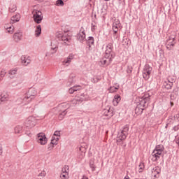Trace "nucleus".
<instances>
[{"label": "nucleus", "mask_w": 179, "mask_h": 179, "mask_svg": "<svg viewBox=\"0 0 179 179\" xmlns=\"http://www.w3.org/2000/svg\"><path fill=\"white\" fill-rule=\"evenodd\" d=\"M36 124L37 120L33 116H30L29 117H28L24 123L25 127H28L29 128H33V127H36Z\"/></svg>", "instance_id": "nucleus-8"}, {"label": "nucleus", "mask_w": 179, "mask_h": 179, "mask_svg": "<svg viewBox=\"0 0 179 179\" xmlns=\"http://www.w3.org/2000/svg\"><path fill=\"white\" fill-rule=\"evenodd\" d=\"M120 89V85H117V87H110L108 88L109 93H115Z\"/></svg>", "instance_id": "nucleus-29"}, {"label": "nucleus", "mask_w": 179, "mask_h": 179, "mask_svg": "<svg viewBox=\"0 0 179 179\" xmlns=\"http://www.w3.org/2000/svg\"><path fill=\"white\" fill-rule=\"evenodd\" d=\"M167 125H168V124H166V128H167Z\"/></svg>", "instance_id": "nucleus-57"}, {"label": "nucleus", "mask_w": 179, "mask_h": 179, "mask_svg": "<svg viewBox=\"0 0 179 179\" xmlns=\"http://www.w3.org/2000/svg\"><path fill=\"white\" fill-rule=\"evenodd\" d=\"M60 178L61 179L69 178V171H68V168L64 167V168L62 169V173L60 175Z\"/></svg>", "instance_id": "nucleus-16"}, {"label": "nucleus", "mask_w": 179, "mask_h": 179, "mask_svg": "<svg viewBox=\"0 0 179 179\" xmlns=\"http://www.w3.org/2000/svg\"><path fill=\"white\" fill-rule=\"evenodd\" d=\"M176 32H173L166 40V45L167 50H173L174 48V45H176Z\"/></svg>", "instance_id": "nucleus-4"}, {"label": "nucleus", "mask_w": 179, "mask_h": 179, "mask_svg": "<svg viewBox=\"0 0 179 179\" xmlns=\"http://www.w3.org/2000/svg\"><path fill=\"white\" fill-rule=\"evenodd\" d=\"M64 1H68V0H64Z\"/></svg>", "instance_id": "nucleus-58"}, {"label": "nucleus", "mask_w": 179, "mask_h": 179, "mask_svg": "<svg viewBox=\"0 0 179 179\" xmlns=\"http://www.w3.org/2000/svg\"><path fill=\"white\" fill-rule=\"evenodd\" d=\"M143 113V108L140 106L139 105H137V106L135 108V114L136 115H141Z\"/></svg>", "instance_id": "nucleus-25"}, {"label": "nucleus", "mask_w": 179, "mask_h": 179, "mask_svg": "<svg viewBox=\"0 0 179 179\" xmlns=\"http://www.w3.org/2000/svg\"><path fill=\"white\" fill-rule=\"evenodd\" d=\"M82 87L79 85L73 86L69 90V94H73L75 92H78L79 90H81Z\"/></svg>", "instance_id": "nucleus-22"}, {"label": "nucleus", "mask_w": 179, "mask_h": 179, "mask_svg": "<svg viewBox=\"0 0 179 179\" xmlns=\"http://www.w3.org/2000/svg\"><path fill=\"white\" fill-rule=\"evenodd\" d=\"M16 5L15 4H10V7H9V12H10L11 13H13V12H16Z\"/></svg>", "instance_id": "nucleus-31"}, {"label": "nucleus", "mask_w": 179, "mask_h": 179, "mask_svg": "<svg viewBox=\"0 0 179 179\" xmlns=\"http://www.w3.org/2000/svg\"><path fill=\"white\" fill-rule=\"evenodd\" d=\"M153 69L149 64H145L143 69V78L145 80H149Z\"/></svg>", "instance_id": "nucleus-6"}, {"label": "nucleus", "mask_w": 179, "mask_h": 179, "mask_svg": "<svg viewBox=\"0 0 179 179\" xmlns=\"http://www.w3.org/2000/svg\"><path fill=\"white\" fill-rule=\"evenodd\" d=\"M24 99H29V97H27V98H24Z\"/></svg>", "instance_id": "nucleus-56"}, {"label": "nucleus", "mask_w": 179, "mask_h": 179, "mask_svg": "<svg viewBox=\"0 0 179 179\" xmlns=\"http://www.w3.org/2000/svg\"><path fill=\"white\" fill-rule=\"evenodd\" d=\"M132 73V67H128L127 73Z\"/></svg>", "instance_id": "nucleus-45"}, {"label": "nucleus", "mask_w": 179, "mask_h": 179, "mask_svg": "<svg viewBox=\"0 0 179 179\" xmlns=\"http://www.w3.org/2000/svg\"><path fill=\"white\" fill-rule=\"evenodd\" d=\"M92 171H94L96 170V166L94 165L91 166Z\"/></svg>", "instance_id": "nucleus-47"}, {"label": "nucleus", "mask_w": 179, "mask_h": 179, "mask_svg": "<svg viewBox=\"0 0 179 179\" xmlns=\"http://www.w3.org/2000/svg\"><path fill=\"white\" fill-rule=\"evenodd\" d=\"M61 41H64V44H67L68 45L71 43V37L68 36V34L64 33Z\"/></svg>", "instance_id": "nucleus-21"}, {"label": "nucleus", "mask_w": 179, "mask_h": 179, "mask_svg": "<svg viewBox=\"0 0 179 179\" xmlns=\"http://www.w3.org/2000/svg\"><path fill=\"white\" fill-rule=\"evenodd\" d=\"M82 97L80 99H79V96H76L75 99H73L71 103H70V107H75V106H76V104H78V103L79 101H83L85 100V95H81Z\"/></svg>", "instance_id": "nucleus-11"}, {"label": "nucleus", "mask_w": 179, "mask_h": 179, "mask_svg": "<svg viewBox=\"0 0 179 179\" xmlns=\"http://www.w3.org/2000/svg\"><path fill=\"white\" fill-rule=\"evenodd\" d=\"M30 62H31V61L30 60V58L29 57L24 55H22L21 57V64H22V65H24V66H27V65H29Z\"/></svg>", "instance_id": "nucleus-17"}, {"label": "nucleus", "mask_w": 179, "mask_h": 179, "mask_svg": "<svg viewBox=\"0 0 179 179\" xmlns=\"http://www.w3.org/2000/svg\"><path fill=\"white\" fill-rule=\"evenodd\" d=\"M78 38L80 41H83L86 38V34H85V29L81 28L79 34H78Z\"/></svg>", "instance_id": "nucleus-18"}, {"label": "nucleus", "mask_w": 179, "mask_h": 179, "mask_svg": "<svg viewBox=\"0 0 179 179\" xmlns=\"http://www.w3.org/2000/svg\"><path fill=\"white\" fill-rule=\"evenodd\" d=\"M145 165L143 164V163H141L138 166V173H143Z\"/></svg>", "instance_id": "nucleus-35"}, {"label": "nucleus", "mask_w": 179, "mask_h": 179, "mask_svg": "<svg viewBox=\"0 0 179 179\" xmlns=\"http://www.w3.org/2000/svg\"><path fill=\"white\" fill-rule=\"evenodd\" d=\"M118 37H119L118 33L115 34L113 32V38H115V40H117Z\"/></svg>", "instance_id": "nucleus-43"}, {"label": "nucleus", "mask_w": 179, "mask_h": 179, "mask_svg": "<svg viewBox=\"0 0 179 179\" xmlns=\"http://www.w3.org/2000/svg\"><path fill=\"white\" fill-rule=\"evenodd\" d=\"M56 36H57V38L62 40V37H63V36H64V34L62 33V32H57V33L56 34Z\"/></svg>", "instance_id": "nucleus-39"}, {"label": "nucleus", "mask_w": 179, "mask_h": 179, "mask_svg": "<svg viewBox=\"0 0 179 179\" xmlns=\"http://www.w3.org/2000/svg\"><path fill=\"white\" fill-rule=\"evenodd\" d=\"M105 1H110V0H105Z\"/></svg>", "instance_id": "nucleus-59"}, {"label": "nucleus", "mask_w": 179, "mask_h": 179, "mask_svg": "<svg viewBox=\"0 0 179 179\" xmlns=\"http://www.w3.org/2000/svg\"><path fill=\"white\" fill-rule=\"evenodd\" d=\"M23 129V127L20 125H17L14 128V132L15 134H20Z\"/></svg>", "instance_id": "nucleus-28"}, {"label": "nucleus", "mask_w": 179, "mask_h": 179, "mask_svg": "<svg viewBox=\"0 0 179 179\" xmlns=\"http://www.w3.org/2000/svg\"><path fill=\"white\" fill-rule=\"evenodd\" d=\"M52 50H57V47H55V48H52Z\"/></svg>", "instance_id": "nucleus-54"}, {"label": "nucleus", "mask_w": 179, "mask_h": 179, "mask_svg": "<svg viewBox=\"0 0 179 179\" xmlns=\"http://www.w3.org/2000/svg\"><path fill=\"white\" fill-rule=\"evenodd\" d=\"M79 152L81 153L82 156H85V154L86 153V148H85L83 145H81L79 148Z\"/></svg>", "instance_id": "nucleus-32"}, {"label": "nucleus", "mask_w": 179, "mask_h": 179, "mask_svg": "<svg viewBox=\"0 0 179 179\" xmlns=\"http://www.w3.org/2000/svg\"><path fill=\"white\" fill-rule=\"evenodd\" d=\"M3 152H2V148L0 147V156L2 155Z\"/></svg>", "instance_id": "nucleus-51"}, {"label": "nucleus", "mask_w": 179, "mask_h": 179, "mask_svg": "<svg viewBox=\"0 0 179 179\" xmlns=\"http://www.w3.org/2000/svg\"><path fill=\"white\" fill-rule=\"evenodd\" d=\"M124 179H129V176H126Z\"/></svg>", "instance_id": "nucleus-52"}, {"label": "nucleus", "mask_w": 179, "mask_h": 179, "mask_svg": "<svg viewBox=\"0 0 179 179\" xmlns=\"http://www.w3.org/2000/svg\"><path fill=\"white\" fill-rule=\"evenodd\" d=\"M76 96H79V98H78V99H80L81 97H83V96H83V94H78V95H76Z\"/></svg>", "instance_id": "nucleus-50"}, {"label": "nucleus", "mask_w": 179, "mask_h": 179, "mask_svg": "<svg viewBox=\"0 0 179 179\" xmlns=\"http://www.w3.org/2000/svg\"><path fill=\"white\" fill-rule=\"evenodd\" d=\"M113 29H120V21L117 20L113 23Z\"/></svg>", "instance_id": "nucleus-34"}, {"label": "nucleus", "mask_w": 179, "mask_h": 179, "mask_svg": "<svg viewBox=\"0 0 179 179\" xmlns=\"http://www.w3.org/2000/svg\"><path fill=\"white\" fill-rule=\"evenodd\" d=\"M173 83H174V80H171V79H170V78H169L167 79V81L164 82V85L166 89H168V90H169L171 89V87H173Z\"/></svg>", "instance_id": "nucleus-19"}, {"label": "nucleus", "mask_w": 179, "mask_h": 179, "mask_svg": "<svg viewBox=\"0 0 179 179\" xmlns=\"http://www.w3.org/2000/svg\"><path fill=\"white\" fill-rule=\"evenodd\" d=\"M103 115H105V117H108V118H111L113 115H114V113L113 112V109L110 107H107L106 108L103 109L102 111Z\"/></svg>", "instance_id": "nucleus-12"}, {"label": "nucleus", "mask_w": 179, "mask_h": 179, "mask_svg": "<svg viewBox=\"0 0 179 179\" xmlns=\"http://www.w3.org/2000/svg\"><path fill=\"white\" fill-rule=\"evenodd\" d=\"M121 101V96L119 94H116L114 96V99L113 100V103L114 106H118V103Z\"/></svg>", "instance_id": "nucleus-24"}, {"label": "nucleus", "mask_w": 179, "mask_h": 179, "mask_svg": "<svg viewBox=\"0 0 179 179\" xmlns=\"http://www.w3.org/2000/svg\"><path fill=\"white\" fill-rule=\"evenodd\" d=\"M159 174H160V168L159 166H156L152 171V176H153L155 178H159Z\"/></svg>", "instance_id": "nucleus-20"}, {"label": "nucleus", "mask_w": 179, "mask_h": 179, "mask_svg": "<svg viewBox=\"0 0 179 179\" xmlns=\"http://www.w3.org/2000/svg\"><path fill=\"white\" fill-rule=\"evenodd\" d=\"M6 75V70L2 69L0 72V82L3 80V78H5Z\"/></svg>", "instance_id": "nucleus-30"}, {"label": "nucleus", "mask_w": 179, "mask_h": 179, "mask_svg": "<svg viewBox=\"0 0 179 179\" xmlns=\"http://www.w3.org/2000/svg\"><path fill=\"white\" fill-rule=\"evenodd\" d=\"M23 38L22 32H15L13 36V40L15 43H19Z\"/></svg>", "instance_id": "nucleus-13"}, {"label": "nucleus", "mask_w": 179, "mask_h": 179, "mask_svg": "<svg viewBox=\"0 0 179 179\" xmlns=\"http://www.w3.org/2000/svg\"><path fill=\"white\" fill-rule=\"evenodd\" d=\"M33 15V20L35 23H37L38 24H40L41 22H43V13L38 10H34L32 11Z\"/></svg>", "instance_id": "nucleus-5"}, {"label": "nucleus", "mask_w": 179, "mask_h": 179, "mask_svg": "<svg viewBox=\"0 0 179 179\" xmlns=\"http://www.w3.org/2000/svg\"><path fill=\"white\" fill-rule=\"evenodd\" d=\"M36 141L39 145H45L48 139L44 133H39L37 135Z\"/></svg>", "instance_id": "nucleus-9"}, {"label": "nucleus", "mask_w": 179, "mask_h": 179, "mask_svg": "<svg viewBox=\"0 0 179 179\" xmlns=\"http://www.w3.org/2000/svg\"><path fill=\"white\" fill-rule=\"evenodd\" d=\"M74 57L75 56L72 54L69 55L67 58L64 59L62 62L63 65H65L66 66H69V64H71V62H72V59H73Z\"/></svg>", "instance_id": "nucleus-15"}, {"label": "nucleus", "mask_w": 179, "mask_h": 179, "mask_svg": "<svg viewBox=\"0 0 179 179\" xmlns=\"http://www.w3.org/2000/svg\"><path fill=\"white\" fill-rule=\"evenodd\" d=\"M59 138H61V131H55L51 140L52 145H57L58 141H59Z\"/></svg>", "instance_id": "nucleus-10"}, {"label": "nucleus", "mask_w": 179, "mask_h": 179, "mask_svg": "<svg viewBox=\"0 0 179 179\" xmlns=\"http://www.w3.org/2000/svg\"><path fill=\"white\" fill-rule=\"evenodd\" d=\"M66 115V110H64L62 113L59 115V121H62L64 120V117Z\"/></svg>", "instance_id": "nucleus-33"}, {"label": "nucleus", "mask_w": 179, "mask_h": 179, "mask_svg": "<svg viewBox=\"0 0 179 179\" xmlns=\"http://www.w3.org/2000/svg\"><path fill=\"white\" fill-rule=\"evenodd\" d=\"M20 20V14H17L11 17V23H16V22H19Z\"/></svg>", "instance_id": "nucleus-26"}, {"label": "nucleus", "mask_w": 179, "mask_h": 179, "mask_svg": "<svg viewBox=\"0 0 179 179\" xmlns=\"http://www.w3.org/2000/svg\"><path fill=\"white\" fill-rule=\"evenodd\" d=\"M39 2H43L44 0H38Z\"/></svg>", "instance_id": "nucleus-55"}, {"label": "nucleus", "mask_w": 179, "mask_h": 179, "mask_svg": "<svg viewBox=\"0 0 179 179\" xmlns=\"http://www.w3.org/2000/svg\"><path fill=\"white\" fill-rule=\"evenodd\" d=\"M9 100V94L8 92H2L0 95V104H2V103L5 101H8Z\"/></svg>", "instance_id": "nucleus-14"}, {"label": "nucleus", "mask_w": 179, "mask_h": 179, "mask_svg": "<svg viewBox=\"0 0 179 179\" xmlns=\"http://www.w3.org/2000/svg\"><path fill=\"white\" fill-rule=\"evenodd\" d=\"M113 33L117 34L118 33V30H120V28H113Z\"/></svg>", "instance_id": "nucleus-44"}, {"label": "nucleus", "mask_w": 179, "mask_h": 179, "mask_svg": "<svg viewBox=\"0 0 179 179\" xmlns=\"http://www.w3.org/2000/svg\"><path fill=\"white\" fill-rule=\"evenodd\" d=\"M91 82H92L93 83H96L99 82V79H97V78H92Z\"/></svg>", "instance_id": "nucleus-42"}, {"label": "nucleus", "mask_w": 179, "mask_h": 179, "mask_svg": "<svg viewBox=\"0 0 179 179\" xmlns=\"http://www.w3.org/2000/svg\"><path fill=\"white\" fill-rule=\"evenodd\" d=\"M57 6H64V1L62 0H57Z\"/></svg>", "instance_id": "nucleus-40"}, {"label": "nucleus", "mask_w": 179, "mask_h": 179, "mask_svg": "<svg viewBox=\"0 0 179 179\" xmlns=\"http://www.w3.org/2000/svg\"><path fill=\"white\" fill-rule=\"evenodd\" d=\"M51 55V54H50V52H47L45 54V57H50Z\"/></svg>", "instance_id": "nucleus-49"}, {"label": "nucleus", "mask_w": 179, "mask_h": 179, "mask_svg": "<svg viewBox=\"0 0 179 179\" xmlns=\"http://www.w3.org/2000/svg\"><path fill=\"white\" fill-rule=\"evenodd\" d=\"M113 43H109L106 45L104 57L100 60L101 66H108V64H111V62L115 57V53L113 51Z\"/></svg>", "instance_id": "nucleus-1"}, {"label": "nucleus", "mask_w": 179, "mask_h": 179, "mask_svg": "<svg viewBox=\"0 0 179 179\" xmlns=\"http://www.w3.org/2000/svg\"><path fill=\"white\" fill-rule=\"evenodd\" d=\"M91 29L92 31H94L96 30V26H92Z\"/></svg>", "instance_id": "nucleus-48"}, {"label": "nucleus", "mask_w": 179, "mask_h": 179, "mask_svg": "<svg viewBox=\"0 0 179 179\" xmlns=\"http://www.w3.org/2000/svg\"><path fill=\"white\" fill-rule=\"evenodd\" d=\"M62 106H63L64 108H69V107H71V104L68 103H64L62 105Z\"/></svg>", "instance_id": "nucleus-41"}, {"label": "nucleus", "mask_w": 179, "mask_h": 179, "mask_svg": "<svg viewBox=\"0 0 179 179\" xmlns=\"http://www.w3.org/2000/svg\"><path fill=\"white\" fill-rule=\"evenodd\" d=\"M129 131V127L128 124H126L124 127H123L121 132L118 133L117 136V145H122V142L127 139V136H128V131Z\"/></svg>", "instance_id": "nucleus-2"}, {"label": "nucleus", "mask_w": 179, "mask_h": 179, "mask_svg": "<svg viewBox=\"0 0 179 179\" xmlns=\"http://www.w3.org/2000/svg\"><path fill=\"white\" fill-rule=\"evenodd\" d=\"M149 101H150V98L149 96H144L141 98H139L138 105L141 108L148 107L149 105Z\"/></svg>", "instance_id": "nucleus-7"}, {"label": "nucleus", "mask_w": 179, "mask_h": 179, "mask_svg": "<svg viewBox=\"0 0 179 179\" xmlns=\"http://www.w3.org/2000/svg\"><path fill=\"white\" fill-rule=\"evenodd\" d=\"M40 34H41V26L38 25L35 29V36L39 37Z\"/></svg>", "instance_id": "nucleus-27"}, {"label": "nucleus", "mask_w": 179, "mask_h": 179, "mask_svg": "<svg viewBox=\"0 0 179 179\" xmlns=\"http://www.w3.org/2000/svg\"><path fill=\"white\" fill-rule=\"evenodd\" d=\"M8 73L9 75H16L17 73V69L10 70Z\"/></svg>", "instance_id": "nucleus-38"}, {"label": "nucleus", "mask_w": 179, "mask_h": 179, "mask_svg": "<svg viewBox=\"0 0 179 179\" xmlns=\"http://www.w3.org/2000/svg\"><path fill=\"white\" fill-rule=\"evenodd\" d=\"M82 179H89V178H87L86 176H83Z\"/></svg>", "instance_id": "nucleus-53"}, {"label": "nucleus", "mask_w": 179, "mask_h": 179, "mask_svg": "<svg viewBox=\"0 0 179 179\" xmlns=\"http://www.w3.org/2000/svg\"><path fill=\"white\" fill-rule=\"evenodd\" d=\"M91 44H94V38L90 36Z\"/></svg>", "instance_id": "nucleus-46"}, {"label": "nucleus", "mask_w": 179, "mask_h": 179, "mask_svg": "<svg viewBox=\"0 0 179 179\" xmlns=\"http://www.w3.org/2000/svg\"><path fill=\"white\" fill-rule=\"evenodd\" d=\"M12 86H17V85H20V83L17 80H14L11 82Z\"/></svg>", "instance_id": "nucleus-37"}, {"label": "nucleus", "mask_w": 179, "mask_h": 179, "mask_svg": "<svg viewBox=\"0 0 179 179\" xmlns=\"http://www.w3.org/2000/svg\"><path fill=\"white\" fill-rule=\"evenodd\" d=\"M46 175H47V173L45 172V171H42L38 175V177H41V178H44V177H45Z\"/></svg>", "instance_id": "nucleus-36"}, {"label": "nucleus", "mask_w": 179, "mask_h": 179, "mask_svg": "<svg viewBox=\"0 0 179 179\" xmlns=\"http://www.w3.org/2000/svg\"><path fill=\"white\" fill-rule=\"evenodd\" d=\"M4 27L7 33H9L10 34H12L13 31H15V27L13 25L6 24Z\"/></svg>", "instance_id": "nucleus-23"}, {"label": "nucleus", "mask_w": 179, "mask_h": 179, "mask_svg": "<svg viewBox=\"0 0 179 179\" xmlns=\"http://www.w3.org/2000/svg\"><path fill=\"white\" fill-rule=\"evenodd\" d=\"M164 150V147L163 145H156L155 148L154 149L153 152H152V162H157L159 159H160V156L163 155V152Z\"/></svg>", "instance_id": "nucleus-3"}]
</instances>
